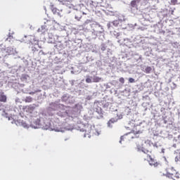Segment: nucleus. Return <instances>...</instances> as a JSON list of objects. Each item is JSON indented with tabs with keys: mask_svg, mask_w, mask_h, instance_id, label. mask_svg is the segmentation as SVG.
Returning a JSON list of instances; mask_svg holds the SVG:
<instances>
[{
	"mask_svg": "<svg viewBox=\"0 0 180 180\" xmlns=\"http://www.w3.org/2000/svg\"><path fill=\"white\" fill-rule=\"evenodd\" d=\"M142 151L143 153V155H142V159L143 161H147L148 158L150 160H148L149 165H151V167H155V168H157L159 165H160V162L157 161L155 158H153L150 154L153 153V150L151 148H142Z\"/></svg>",
	"mask_w": 180,
	"mask_h": 180,
	"instance_id": "obj_1",
	"label": "nucleus"
},
{
	"mask_svg": "<svg viewBox=\"0 0 180 180\" xmlns=\"http://www.w3.org/2000/svg\"><path fill=\"white\" fill-rule=\"evenodd\" d=\"M53 15H57L58 16H61V14L60 13V10L57 9V8H55L53 6H51V8Z\"/></svg>",
	"mask_w": 180,
	"mask_h": 180,
	"instance_id": "obj_2",
	"label": "nucleus"
},
{
	"mask_svg": "<svg viewBox=\"0 0 180 180\" xmlns=\"http://www.w3.org/2000/svg\"><path fill=\"white\" fill-rule=\"evenodd\" d=\"M95 134V130L94 129H90V131H86L84 134V137H91V136H94Z\"/></svg>",
	"mask_w": 180,
	"mask_h": 180,
	"instance_id": "obj_3",
	"label": "nucleus"
},
{
	"mask_svg": "<svg viewBox=\"0 0 180 180\" xmlns=\"http://www.w3.org/2000/svg\"><path fill=\"white\" fill-rule=\"evenodd\" d=\"M25 110L28 113H32L33 110H34V107L32 105L25 106Z\"/></svg>",
	"mask_w": 180,
	"mask_h": 180,
	"instance_id": "obj_4",
	"label": "nucleus"
},
{
	"mask_svg": "<svg viewBox=\"0 0 180 180\" xmlns=\"http://www.w3.org/2000/svg\"><path fill=\"white\" fill-rule=\"evenodd\" d=\"M167 174L172 176L176 174V171H175V169H174V168L168 169Z\"/></svg>",
	"mask_w": 180,
	"mask_h": 180,
	"instance_id": "obj_5",
	"label": "nucleus"
},
{
	"mask_svg": "<svg viewBox=\"0 0 180 180\" xmlns=\"http://www.w3.org/2000/svg\"><path fill=\"white\" fill-rule=\"evenodd\" d=\"M0 102H6V96L4 93L0 94Z\"/></svg>",
	"mask_w": 180,
	"mask_h": 180,
	"instance_id": "obj_6",
	"label": "nucleus"
},
{
	"mask_svg": "<svg viewBox=\"0 0 180 180\" xmlns=\"http://www.w3.org/2000/svg\"><path fill=\"white\" fill-rule=\"evenodd\" d=\"M116 122H117V118H111L108 122V127H110V125L112 123H116Z\"/></svg>",
	"mask_w": 180,
	"mask_h": 180,
	"instance_id": "obj_7",
	"label": "nucleus"
},
{
	"mask_svg": "<svg viewBox=\"0 0 180 180\" xmlns=\"http://www.w3.org/2000/svg\"><path fill=\"white\" fill-rule=\"evenodd\" d=\"M24 101H25L26 103H30L31 102H33V98L32 96H27Z\"/></svg>",
	"mask_w": 180,
	"mask_h": 180,
	"instance_id": "obj_8",
	"label": "nucleus"
},
{
	"mask_svg": "<svg viewBox=\"0 0 180 180\" xmlns=\"http://www.w3.org/2000/svg\"><path fill=\"white\" fill-rule=\"evenodd\" d=\"M137 2H139V1L137 0H133L131 1V6L132 8H136V6H137Z\"/></svg>",
	"mask_w": 180,
	"mask_h": 180,
	"instance_id": "obj_9",
	"label": "nucleus"
},
{
	"mask_svg": "<svg viewBox=\"0 0 180 180\" xmlns=\"http://www.w3.org/2000/svg\"><path fill=\"white\" fill-rule=\"evenodd\" d=\"M152 70H153V68H151V67L150 66H148L145 68L146 74H150V72H151Z\"/></svg>",
	"mask_w": 180,
	"mask_h": 180,
	"instance_id": "obj_10",
	"label": "nucleus"
},
{
	"mask_svg": "<svg viewBox=\"0 0 180 180\" xmlns=\"http://www.w3.org/2000/svg\"><path fill=\"white\" fill-rule=\"evenodd\" d=\"M101 79H102V78L95 76L93 78V82H100Z\"/></svg>",
	"mask_w": 180,
	"mask_h": 180,
	"instance_id": "obj_11",
	"label": "nucleus"
},
{
	"mask_svg": "<svg viewBox=\"0 0 180 180\" xmlns=\"http://www.w3.org/2000/svg\"><path fill=\"white\" fill-rule=\"evenodd\" d=\"M86 82L87 84H91V82H92V79H91L90 77H87V78L86 79Z\"/></svg>",
	"mask_w": 180,
	"mask_h": 180,
	"instance_id": "obj_12",
	"label": "nucleus"
},
{
	"mask_svg": "<svg viewBox=\"0 0 180 180\" xmlns=\"http://www.w3.org/2000/svg\"><path fill=\"white\" fill-rule=\"evenodd\" d=\"M129 82H130V84H133V83L136 82V81L134 80V79L131 77L129 79Z\"/></svg>",
	"mask_w": 180,
	"mask_h": 180,
	"instance_id": "obj_13",
	"label": "nucleus"
},
{
	"mask_svg": "<svg viewBox=\"0 0 180 180\" xmlns=\"http://www.w3.org/2000/svg\"><path fill=\"white\" fill-rule=\"evenodd\" d=\"M119 81H120V82H121V84H124V78L120 77Z\"/></svg>",
	"mask_w": 180,
	"mask_h": 180,
	"instance_id": "obj_14",
	"label": "nucleus"
},
{
	"mask_svg": "<svg viewBox=\"0 0 180 180\" xmlns=\"http://www.w3.org/2000/svg\"><path fill=\"white\" fill-rule=\"evenodd\" d=\"M176 2H178V0H171V4H172V5H176Z\"/></svg>",
	"mask_w": 180,
	"mask_h": 180,
	"instance_id": "obj_15",
	"label": "nucleus"
},
{
	"mask_svg": "<svg viewBox=\"0 0 180 180\" xmlns=\"http://www.w3.org/2000/svg\"><path fill=\"white\" fill-rule=\"evenodd\" d=\"M112 25H113V26L117 27V25H119V22H117V21H114V22H112Z\"/></svg>",
	"mask_w": 180,
	"mask_h": 180,
	"instance_id": "obj_16",
	"label": "nucleus"
},
{
	"mask_svg": "<svg viewBox=\"0 0 180 180\" xmlns=\"http://www.w3.org/2000/svg\"><path fill=\"white\" fill-rule=\"evenodd\" d=\"M34 94V92L32 91V92H30V95H33Z\"/></svg>",
	"mask_w": 180,
	"mask_h": 180,
	"instance_id": "obj_17",
	"label": "nucleus"
},
{
	"mask_svg": "<svg viewBox=\"0 0 180 180\" xmlns=\"http://www.w3.org/2000/svg\"><path fill=\"white\" fill-rule=\"evenodd\" d=\"M139 131L136 132V134H139Z\"/></svg>",
	"mask_w": 180,
	"mask_h": 180,
	"instance_id": "obj_18",
	"label": "nucleus"
}]
</instances>
